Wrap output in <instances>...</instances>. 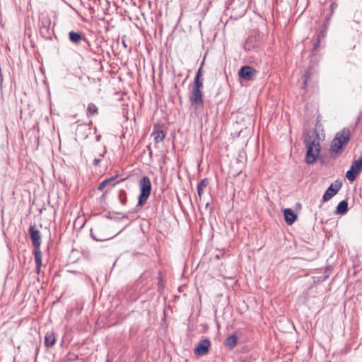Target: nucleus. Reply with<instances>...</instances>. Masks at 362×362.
I'll return each instance as SVG.
<instances>
[{
    "label": "nucleus",
    "mask_w": 362,
    "mask_h": 362,
    "mask_svg": "<svg viewBox=\"0 0 362 362\" xmlns=\"http://www.w3.org/2000/svg\"><path fill=\"white\" fill-rule=\"evenodd\" d=\"M320 39H318V40H317V42H316L315 43V45H314V47H315V49H316V48L318 47V45H319V43H320Z\"/></svg>",
    "instance_id": "bb28decb"
},
{
    "label": "nucleus",
    "mask_w": 362,
    "mask_h": 362,
    "mask_svg": "<svg viewBox=\"0 0 362 362\" xmlns=\"http://www.w3.org/2000/svg\"><path fill=\"white\" fill-rule=\"evenodd\" d=\"M100 139H101V135H98V136H96V141H99Z\"/></svg>",
    "instance_id": "cd10ccee"
},
{
    "label": "nucleus",
    "mask_w": 362,
    "mask_h": 362,
    "mask_svg": "<svg viewBox=\"0 0 362 362\" xmlns=\"http://www.w3.org/2000/svg\"><path fill=\"white\" fill-rule=\"evenodd\" d=\"M311 75H312V73L310 72V71H306L305 72V74L303 75V76H302L303 88H304V89L306 88L308 83V80L310 78Z\"/></svg>",
    "instance_id": "4be33fe9"
},
{
    "label": "nucleus",
    "mask_w": 362,
    "mask_h": 362,
    "mask_svg": "<svg viewBox=\"0 0 362 362\" xmlns=\"http://www.w3.org/2000/svg\"><path fill=\"white\" fill-rule=\"evenodd\" d=\"M154 136V141L156 144L161 142L165 138V134L163 131L156 132L152 134Z\"/></svg>",
    "instance_id": "aec40b11"
},
{
    "label": "nucleus",
    "mask_w": 362,
    "mask_h": 362,
    "mask_svg": "<svg viewBox=\"0 0 362 362\" xmlns=\"http://www.w3.org/2000/svg\"><path fill=\"white\" fill-rule=\"evenodd\" d=\"M139 195L136 207L143 206L147 202L152 189V185L148 177L144 176L139 182Z\"/></svg>",
    "instance_id": "7ed1b4c3"
},
{
    "label": "nucleus",
    "mask_w": 362,
    "mask_h": 362,
    "mask_svg": "<svg viewBox=\"0 0 362 362\" xmlns=\"http://www.w3.org/2000/svg\"><path fill=\"white\" fill-rule=\"evenodd\" d=\"M92 154H93V156H95L96 155V153L94 151L92 152Z\"/></svg>",
    "instance_id": "c756f323"
},
{
    "label": "nucleus",
    "mask_w": 362,
    "mask_h": 362,
    "mask_svg": "<svg viewBox=\"0 0 362 362\" xmlns=\"http://www.w3.org/2000/svg\"><path fill=\"white\" fill-rule=\"evenodd\" d=\"M91 236H92V238L93 239H95V240H96L98 241H103V239H100V238H96L92 230H91Z\"/></svg>",
    "instance_id": "a878e982"
},
{
    "label": "nucleus",
    "mask_w": 362,
    "mask_h": 362,
    "mask_svg": "<svg viewBox=\"0 0 362 362\" xmlns=\"http://www.w3.org/2000/svg\"><path fill=\"white\" fill-rule=\"evenodd\" d=\"M30 238L32 243L35 247L34 255L37 266V272L40 273V268L42 267V255L40 246L41 244V235L40 232L37 230L35 226H30L28 229Z\"/></svg>",
    "instance_id": "f03ea898"
},
{
    "label": "nucleus",
    "mask_w": 362,
    "mask_h": 362,
    "mask_svg": "<svg viewBox=\"0 0 362 362\" xmlns=\"http://www.w3.org/2000/svg\"><path fill=\"white\" fill-rule=\"evenodd\" d=\"M204 85L193 84L189 95L190 105L195 110H199L204 106Z\"/></svg>",
    "instance_id": "20e7f679"
},
{
    "label": "nucleus",
    "mask_w": 362,
    "mask_h": 362,
    "mask_svg": "<svg viewBox=\"0 0 362 362\" xmlns=\"http://www.w3.org/2000/svg\"><path fill=\"white\" fill-rule=\"evenodd\" d=\"M69 35L70 40L76 45L79 44L83 40L82 35L78 32L71 31L69 32Z\"/></svg>",
    "instance_id": "2eb2a0df"
},
{
    "label": "nucleus",
    "mask_w": 362,
    "mask_h": 362,
    "mask_svg": "<svg viewBox=\"0 0 362 362\" xmlns=\"http://www.w3.org/2000/svg\"><path fill=\"white\" fill-rule=\"evenodd\" d=\"M118 198L120 201V203L122 205H126L127 202V193L125 190L121 189L119 192Z\"/></svg>",
    "instance_id": "5701e85b"
},
{
    "label": "nucleus",
    "mask_w": 362,
    "mask_h": 362,
    "mask_svg": "<svg viewBox=\"0 0 362 362\" xmlns=\"http://www.w3.org/2000/svg\"><path fill=\"white\" fill-rule=\"evenodd\" d=\"M350 132L349 129H343L336 134L334 139L332 140L330 146V150L333 153H339L341 149L350 141Z\"/></svg>",
    "instance_id": "39448f33"
},
{
    "label": "nucleus",
    "mask_w": 362,
    "mask_h": 362,
    "mask_svg": "<svg viewBox=\"0 0 362 362\" xmlns=\"http://www.w3.org/2000/svg\"><path fill=\"white\" fill-rule=\"evenodd\" d=\"M56 341L55 334L53 332H47L45 337V345L47 347L52 346Z\"/></svg>",
    "instance_id": "ddd939ff"
},
{
    "label": "nucleus",
    "mask_w": 362,
    "mask_h": 362,
    "mask_svg": "<svg viewBox=\"0 0 362 362\" xmlns=\"http://www.w3.org/2000/svg\"><path fill=\"white\" fill-rule=\"evenodd\" d=\"M210 345L211 342L209 339H204L201 340L194 349V354L200 356L206 355L209 353Z\"/></svg>",
    "instance_id": "9d476101"
},
{
    "label": "nucleus",
    "mask_w": 362,
    "mask_h": 362,
    "mask_svg": "<svg viewBox=\"0 0 362 362\" xmlns=\"http://www.w3.org/2000/svg\"><path fill=\"white\" fill-rule=\"evenodd\" d=\"M209 184V181L206 178L202 179L197 185V193L199 199L202 198L204 188H205Z\"/></svg>",
    "instance_id": "f3484780"
},
{
    "label": "nucleus",
    "mask_w": 362,
    "mask_h": 362,
    "mask_svg": "<svg viewBox=\"0 0 362 362\" xmlns=\"http://www.w3.org/2000/svg\"><path fill=\"white\" fill-rule=\"evenodd\" d=\"M285 221L288 225H292L297 219V215L291 209H286L284 211Z\"/></svg>",
    "instance_id": "f8f14e48"
},
{
    "label": "nucleus",
    "mask_w": 362,
    "mask_h": 362,
    "mask_svg": "<svg viewBox=\"0 0 362 362\" xmlns=\"http://www.w3.org/2000/svg\"><path fill=\"white\" fill-rule=\"evenodd\" d=\"M341 187V183L339 182V181H335L334 183H332L323 194V202L329 201L332 197H333L335 194H337Z\"/></svg>",
    "instance_id": "1a4fd4ad"
},
{
    "label": "nucleus",
    "mask_w": 362,
    "mask_h": 362,
    "mask_svg": "<svg viewBox=\"0 0 362 362\" xmlns=\"http://www.w3.org/2000/svg\"><path fill=\"white\" fill-rule=\"evenodd\" d=\"M326 29H327V25L325 24L324 25V29L321 30L320 34V35L318 37V39H320V37H324L325 36Z\"/></svg>",
    "instance_id": "393cba45"
},
{
    "label": "nucleus",
    "mask_w": 362,
    "mask_h": 362,
    "mask_svg": "<svg viewBox=\"0 0 362 362\" xmlns=\"http://www.w3.org/2000/svg\"><path fill=\"white\" fill-rule=\"evenodd\" d=\"M238 341V337L236 334H231L226 339L225 345L229 349H233L235 346Z\"/></svg>",
    "instance_id": "dca6fc26"
},
{
    "label": "nucleus",
    "mask_w": 362,
    "mask_h": 362,
    "mask_svg": "<svg viewBox=\"0 0 362 362\" xmlns=\"http://www.w3.org/2000/svg\"><path fill=\"white\" fill-rule=\"evenodd\" d=\"M257 74V71L254 67L247 65L242 66L238 71L240 78L246 81L254 80Z\"/></svg>",
    "instance_id": "0eeeda50"
},
{
    "label": "nucleus",
    "mask_w": 362,
    "mask_h": 362,
    "mask_svg": "<svg viewBox=\"0 0 362 362\" xmlns=\"http://www.w3.org/2000/svg\"><path fill=\"white\" fill-rule=\"evenodd\" d=\"M201 76H202V68L200 67L196 74L193 84L203 85V82L201 79Z\"/></svg>",
    "instance_id": "b1692460"
},
{
    "label": "nucleus",
    "mask_w": 362,
    "mask_h": 362,
    "mask_svg": "<svg viewBox=\"0 0 362 362\" xmlns=\"http://www.w3.org/2000/svg\"><path fill=\"white\" fill-rule=\"evenodd\" d=\"M117 177V175L116 176L111 177L110 178L104 180L98 186V189L99 191H103L105 187L107 185L108 183L113 181L116 177Z\"/></svg>",
    "instance_id": "412c9836"
},
{
    "label": "nucleus",
    "mask_w": 362,
    "mask_h": 362,
    "mask_svg": "<svg viewBox=\"0 0 362 362\" xmlns=\"http://www.w3.org/2000/svg\"><path fill=\"white\" fill-rule=\"evenodd\" d=\"M107 153V149L105 146H103V150L100 153H98V158H95L93 161V165L95 167L99 166L102 158L105 156Z\"/></svg>",
    "instance_id": "a211bd4d"
},
{
    "label": "nucleus",
    "mask_w": 362,
    "mask_h": 362,
    "mask_svg": "<svg viewBox=\"0 0 362 362\" xmlns=\"http://www.w3.org/2000/svg\"><path fill=\"white\" fill-rule=\"evenodd\" d=\"M259 45V40L257 37H249L244 44V49L250 51L255 47H257Z\"/></svg>",
    "instance_id": "9b49d317"
},
{
    "label": "nucleus",
    "mask_w": 362,
    "mask_h": 362,
    "mask_svg": "<svg viewBox=\"0 0 362 362\" xmlns=\"http://www.w3.org/2000/svg\"><path fill=\"white\" fill-rule=\"evenodd\" d=\"M51 19L47 14H42L40 17V34L46 37H51L52 32L50 29Z\"/></svg>",
    "instance_id": "423d86ee"
},
{
    "label": "nucleus",
    "mask_w": 362,
    "mask_h": 362,
    "mask_svg": "<svg viewBox=\"0 0 362 362\" xmlns=\"http://www.w3.org/2000/svg\"><path fill=\"white\" fill-rule=\"evenodd\" d=\"M304 142L307 149L306 162L311 164L316 160L320 151V144L317 135H308L305 138Z\"/></svg>",
    "instance_id": "f257e3e1"
},
{
    "label": "nucleus",
    "mask_w": 362,
    "mask_h": 362,
    "mask_svg": "<svg viewBox=\"0 0 362 362\" xmlns=\"http://www.w3.org/2000/svg\"><path fill=\"white\" fill-rule=\"evenodd\" d=\"M361 170H362V160L358 159L354 160L350 169L346 173L347 179L349 181L355 180Z\"/></svg>",
    "instance_id": "6e6552de"
},
{
    "label": "nucleus",
    "mask_w": 362,
    "mask_h": 362,
    "mask_svg": "<svg viewBox=\"0 0 362 362\" xmlns=\"http://www.w3.org/2000/svg\"><path fill=\"white\" fill-rule=\"evenodd\" d=\"M149 156H152V152H151V151H150V153H149Z\"/></svg>",
    "instance_id": "7c9ffc66"
},
{
    "label": "nucleus",
    "mask_w": 362,
    "mask_h": 362,
    "mask_svg": "<svg viewBox=\"0 0 362 362\" xmlns=\"http://www.w3.org/2000/svg\"><path fill=\"white\" fill-rule=\"evenodd\" d=\"M98 109L94 103H89L87 107V115L88 117L97 115Z\"/></svg>",
    "instance_id": "6ab92c4d"
},
{
    "label": "nucleus",
    "mask_w": 362,
    "mask_h": 362,
    "mask_svg": "<svg viewBox=\"0 0 362 362\" xmlns=\"http://www.w3.org/2000/svg\"><path fill=\"white\" fill-rule=\"evenodd\" d=\"M348 211V202L346 200L340 202L334 211L336 214L343 215Z\"/></svg>",
    "instance_id": "4468645a"
},
{
    "label": "nucleus",
    "mask_w": 362,
    "mask_h": 362,
    "mask_svg": "<svg viewBox=\"0 0 362 362\" xmlns=\"http://www.w3.org/2000/svg\"><path fill=\"white\" fill-rule=\"evenodd\" d=\"M331 8H332V9H334V4H332V5H331Z\"/></svg>",
    "instance_id": "c85d7f7f"
}]
</instances>
